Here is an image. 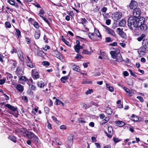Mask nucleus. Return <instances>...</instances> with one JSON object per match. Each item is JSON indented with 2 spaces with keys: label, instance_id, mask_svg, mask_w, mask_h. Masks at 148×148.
<instances>
[{
  "label": "nucleus",
  "instance_id": "nucleus-1",
  "mask_svg": "<svg viewBox=\"0 0 148 148\" xmlns=\"http://www.w3.org/2000/svg\"><path fill=\"white\" fill-rule=\"evenodd\" d=\"M144 21V18H138L134 17L132 16L130 17L128 20V25L130 29L133 32H136L140 23H141L142 22Z\"/></svg>",
  "mask_w": 148,
  "mask_h": 148
},
{
  "label": "nucleus",
  "instance_id": "nucleus-2",
  "mask_svg": "<svg viewBox=\"0 0 148 148\" xmlns=\"http://www.w3.org/2000/svg\"><path fill=\"white\" fill-rule=\"evenodd\" d=\"M148 51V40L144 39L143 40L142 47L140 48L138 51L139 54L144 55Z\"/></svg>",
  "mask_w": 148,
  "mask_h": 148
},
{
  "label": "nucleus",
  "instance_id": "nucleus-3",
  "mask_svg": "<svg viewBox=\"0 0 148 148\" xmlns=\"http://www.w3.org/2000/svg\"><path fill=\"white\" fill-rule=\"evenodd\" d=\"M5 106L12 111L8 112L9 113L12 114L16 118L18 117V112L17 110V107L13 106L9 104H6Z\"/></svg>",
  "mask_w": 148,
  "mask_h": 148
},
{
  "label": "nucleus",
  "instance_id": "nucleus-4",
  "mask_svg": "<svg viewBox=\"0 0 148 148\" xmlns=\"http://www.w3.org/2000/svg\"><path fill=\"white\" fill-rule=\"evenodd\" d=\"M28 138L30 139L33 142L38 143L39 139L37 136L34 134L32 132H31Z\"/></svg>",
  "mask_w": 148,
  "mask_h": 148
},
{
  "label": "nucleus",
  "instance_id": "nucleus-5",
  "mask_svg": "<svg viewBox=\"0 0 148 148\" xmlns=\"http://www.w3.org/2000/svg\"><path fill=\"white\" fill-rule=\"evenodd\" d=\"M25 59L26 62L28 66L30 68L35 67V65L32 63V60L28 56H27Z\"/></svg>",
  "mask_w": 148,
  "mask_h": 148
},
{
  "label": "nucleus",
  "instance_id": "nucleus-6",
  "mask_svg": "<svg viewBox=\"0 0 148 148\" xmlns=\"http://www.w3.org/2000/svg\"><path fill=\"white\" fill-rule=\"evenodd\" d=\"M141 14V11L139 8H134L133 12V14L134 17L138 18L140 15Z\"/></svg>",
  "mask_w": 148,
  "mask_h": 148
},
{
  "label": "nucleus",
  "instance_id": "nucleus-7",
  "mask_svg": "<svg viewBox=\"0 0 148 148\" xmlns=\"http://www.w3.org/2000/svg\"><path fill=\"white\" fill-rule=\"evenodd\" d=\"M122 13L121 12H116L112 18L114 20L117 21L122 17Z\"/></svg>",
  "mask_w": 148,
  "mask_h": 148
},
{
  "label": "nucleus",
  "instance_id": "nucleus-8",
  "mask_svg": "<svg viewBox=\"0 0 148 148\" xmlns=\"http://www.w3.org/2000/svg\"><path fill=\"white\" fill-rule=\"evenodd\" d=\"M18 81L23 84H25V82L27 83L28 82L29 80L26 76H21L20 77Z\"/></svg>",
  "mask_w": 148,
  "mask_h": 148
},
{
  "label": "nucleus",
  "instance_id": "nucleus-9",
  "mask_svg": "<svg viewBox=\"0 0 148 148\" xmlns=\"http://www.w3.org/2000/svg\"><path fill=\"white\" fill-rule=\"evenodd\" d=\"M117 33L122 37L125 38L126 37V35L123 31V29L120 28H117Z\"/></svg>",
  "mask_w": 148,
  "mask_h": 148
},
{
  "label": "nucleus",
  "instance_id": "nucleus-10",
  "mask_svg": "<svg viewBox=\"0 0 148 148\" xmlns=\"http://www.w3.org/2000/svg\"><path fill=\"white\" fill-rule=\"evenodd\" d=\"M145 22V18H144V21L143 22H142L141 23L139 24V25L138 27L140 28L141 30L144 31L146 30L147 29V25L144 23Z\"/></svg>",
  "mask_w": 148,
  "mask_h": 148
},
{
  "label": "nucleus",
  "instance_id": "nucleus-11",
  "mask_svg": "<svg viewBox=\"0 0 148 148\" xmlns=\"http://www.w3.org/2000/svg\"><path fill=\"white\" fill-rule=\"evenodd\" d=\"M105 31L108 34L113 36H115V33L113 30L107 27H105Z\"/></svg>",
  "mask_w": 148,
  "mask_h": 148
},
{
  "label": "nucleus",
  "instance_id": "nucleus-12",
  "mask_svg": "<svg viewBox=\"0 0 148 148\" xmlns=\"http://www.w3.org/2000/svg\"><path fill=\"white\" fill-rule=\"evenodd\" d=\"M123 89L126 93H128L130 97L132 96V92L134 94L135 93V91L133 89H131V90H130L129 88L125 86L123 87Z\"/></svg>",
  "mask_w": 148,
  "mask_h": 148
},
{
  "label": "nucleus",
  "instance_id": "nucleus-13",
  "mask_svg": "<svg viewBox=\"0 0 148 148\" xmlns=\"http://www.w3.org/2000/svg\"><path fill=\"white\" fill-rule=\"evenodd\" d=\"M137 5V2L134 0H132L130 5V7L131 9H133L136 7Z\"/></svg>",
  "mask_w": 148,
  "mask_h": 148
},
{
  "label": "nucleus",
  "instance_id": "nucleus-14",
  "mask_svg": "<svg viewBox=\"0 0 148 148\" xmlns=\"http://www.w3.org/2000/svg\"><path fill=\"white\" fill-rule=\"evenodd\" d=\"M15 72L17 76L23 75L24 74L23 72L19 67H17Z\"/></svg>",
  "mask_w": 148,
  "mask_h": 148
},
{
  "label": "nucleus",
  "instance_id": "nucleus-15",
  "mask_svg": "<svg viewBox=\"0 0 148 148\" xmlns=\"http://www.w3.org/2000/svg\"><path fill=\"white\" fill-rule=\"evenodd\" d=\"M17 90L21 92H23L24 90L23 87L21 84H18L16 87Z\"/></svg>",
  "mask_w": 148,
  "mask_h": 148
},
{
  "label": "nucleus",
  "instance_id": "nucleus-16",
  "mask_svg": "<svg viewBox=\"0 0 148 148\" xmlns=\"http://www.w3.org/2000/svg\"><path fill=\"white\" fill-rule=\"evenodd\" d=\"M5 74L7 75V79L11 81L13 78V76L12 74L8 72H6Z\"/></svg>",
  "mask_w": 148,
  "mask_h": 148
},
{
  "label": "nucleus",
  "instance_id": "nucleus-17",
  "mask_svg": "<svg viewBox=\"0 0 148 148\" xmlns=\"http://www.w3.org/2000/svg\"><path fill=\"white\" fill-rule=\"evenodd\" d=\"M115 123L119 127H122L125 125L124 122L120 121H115Z\"/></svg>",
  "mask_w": 148,
  "mask_h": 148
},
{
  "label": "nucleus",
  "instance_id": "nucleus-18",
  "mask_svg": "<svg viewBox=\"0 0 148 148\" xmlns=\"http://www.w3.org/2000/svg\"><path fill=\"white\" fill-rule=\"evenodd\" d=\"M79 22L83 25L84 27L85 26V25L84 24H86L88 23V21L85 18H82L80 20H79Z\"/></svg>",
  "mask_w": 148,
  "mask_h": 148
},
{
  "label": "nucleus",
  "instance_id": "nucleus-19",
  "mask_svg": "<svg viewBox=\"0 0 148 148\" xmlns=\"http://www.w3.org/2000/svg\"><path fill=\"white\" fill-rule=\"evenodd\" d=\"M126 24V21L125 19H123L119 23V25L120 26H124Z\"/></svg>",
  "mask_w": 148,
  "mask_h": 148
},
{
  "label": "nucleus",
  "instance_id": "nucleus-20",
  "mask_svg": "<svg viewBox=\"0 0 148 148\" xmlns=\"http://www.w3.org/2000/svg\"><path fill=\"white\" fill-rule=\"evenodd\" d=\"M30 132L31 131H28L27 130H25L23 132V134L24 137L28 138L29 137Z\"/></svg>",
  "mask_w": 148,
  "mask_h": 148
},
{
  "label": "nucleus",
  "instance_id": "nucleus-21",
  "mask_svg": "<svg viewBox=\"0 0 148 148\" xmlns=\"http://www.w3.org/2000/svg\"><path fill=\"white\" fill-rule=\"evenodd\" d=\"M106 87L107 89L111 92H112L114 91V88L112 86H110L108 84H106Z\"/></svg>",
  "mask_w": 148,
  "mask_h": 148
},
{
  "label": "nucleus",
  "instance_id": "nucleus-22",
  "mask_svg": "<svg viewBox=\"0 0 148 148\" xmlns=\"http://www.w3.org/2000/svg\"><path fill=\"white\" fill-rule=\"evenodd\" d=\"M131 118V120L134 121H137L139 120L138 117L134 114L132 115Z\"/></svg>",
  "mask_w": 148,
  "mask_h": 148
},
{
  "label": "nucleus",
  "instance_id": "nucleus-23",
  "mask_svg": "<svg viewBox=\"0 0 148 148\" xmlns=\"http://www.w3.org/2000/svg\"><path fill=\"white\" fill-rule=\"evenodd\" d=\"M106 112L108 114L111 115L112 114V110L110 107L107 108Z\"/></svg>",
  "mask_w": 148,
  "mask_h": 148
},
{
  "label": "nucleus",
  "instance_id": "nucleus-24",
  "mask_svg": "<svg viewBox=\"0 0 148 148\" xmlns=\"http://www.w3.org/2000/svg\"><path fill=\"white\" fill-rule=\"evenodd\" d=\"M39 77V75L38 73L36 72L33 74V78L34 79H37Z\"/></svg>",
  "mask_w": 148,
  "mask_h": 148
},
{
  "label": "nucleus",
  "instance_id": "nucleus-25",
  "mask_svg": "<svg viewBox=\"0 0 148 148\" xmlns=\"http://www.w3.org/2000/svg\"><path fill=\"white\" fill-rule=\"evenodd\" d=\"M8 138L14 143H16V137L13 135H12L9 136Z\"/></svg>",
  "mask_w": 148,
  "mask_h": 148
},
{
  "label": "nucleus",
  "instance_id": "nucleus-26",
  "mask_svg": "<svg viewBox=\"0 0 148 148\" xmlns=\"http://www.w3.org/2000/svg\"><path fill=\"white\" fill-rule=\"evenodd\" d=\"M113 131H108V132H105V133L106 134L107 136L109 138H111L112 137L113 134Z\"/></svg>",
  "mask_w": 148,
  "mask_h": 148
},
{
  "label": "nucleus",
  "instance_id": "nucleus-27",
  "mask_svg": "<svg viewBox=\"0 0 148 148\" xmlns=\"http://www.w3.org/2000/svg\"><path fill=\"white\" fill-rule=\"evenodd\" d=\"M40 36V31L39 30H37L35 32V33L34 35L35 38L36 39H38Z\"/></svg>",
  "mask_w": 148,
  "mask_h": 148
},
{
  "label": "nucleus",
  "instance_id": "nucleus-28",
  "mask_svg": "<svg viewBox=\"0 0 148 148\" xmlns=\"http://www.w3.org/2000/svg\"><path fill=\"white\" fill-rule=\"evenodd\" d=\"M18 55V57L22 61H23L24 60V59L22 52L21 51L19 53Z\"/></svg>",
  "mask_w": 148,
  "mask_h": 148
},
{
  "label": "nucleus",
  "instance_id": "nucleus-29",
  "mask_svg": "<svg viewBox=\"0 0 148 148\" xmlns=\"http://www.w3.org/2000/svg\"><path fill=\"white\" fill-rule=\"evenodd\" d=\"M112 49L113 50L112 51H113L116 54L118 55L120 53V51L118 48H113Z\"/></svg>",
  "mask_w": 148,
  "mask_h": 148
},
{
  "label": "nucleus",
  "instance_id": "nucleus-30",
  "mask_svg": "<svg viewBox=\"0 0 148 148\" xmlns=\"http://www.w3.org/2000/svg\"><path fill=\"white\" fill-rule=\"evenodd\" d=\"M60 104H61L63 106H64V104L59 99H56L55 102V104L56 105H60Z\"/></svg>",
  "mask_w": 148,
  "mask_h": 148
},
{
  "label": "nucleus",
  "instance_id": "nucleus-31",
  "mask_svg": "<svg viewBox=\"0 0 148 148\" xmlns=\"http://www.w3.org/2000/svg\"><path fill=\"white\" fill-rule=\"evenodd\" d=\"M55 56L58 59H60L61 58V55L60 53L58 51H56L55 52Z\"/></svg>",
  "mask_w": 148,
  "mask_h": 148
},
{
  "label": "nucleus",
  "instance_id": "nucleus-32",
  "mask_svg": "<svg viewBox=\"0 0 148 148\" xmlns=\"http://www.w3.org/2000/svg\"><path fill=\"white\" fill-rule=\"evenodd\" d=\"M68 77L67 76H64L62 77L60 79L61 81L64 83H66V81L68 79Z\"/></svg>",
  "mask_w": 148,
  "mask_h": 148
},
{
  "label": "nucleus",
  "instance_id": "nucleus-33",
  "mask_svg": "<svg viewBox=\"0 0 148 148\" xmlns=\"http://www.w3.org/2000/svg\"><path fill=\"white\" fill-rule=\"evenodd\" d=\"M37 84L38 86L40 88L43 87L45 86L44 83L42 81L38 82Z\"/></svg>",
  "mask_w": 148,
  "mask_h": 148
},
{
  "label": "nucleus",
  "instance_id": "nucleus-34",
  "mask_svg": "<svg viewBox=\"0 0 148 148\" xmlns=\"http://www.w3.org/2000/svg\"><path fill=\"white\" fill-rule=\"evenodd\" d=\"M42 18L49 25H50V24L49 22V21H51L50 19L49 18L48 19L46 18L43 17H42Z\"/></svg>",
  "mask_w": 148,
  "mask_h": 148
},
{
  "label": "nucleus",
  "instance_id": "nucleus-35",
  "mask_svg": "<svg viewBox=\"0 0 148 148\" xmlns=\"http://www.w3.org/2000/svg\"><path fill=\"white\" fill-rule=\"evenodd\" d=\"M110 53L113 59H115L116 58V56H117L118 55L117 54H116L115 53H114L113 51H111Z\"/></svg>",
  "mask_w": 148,
  "mask_h": 148
},
{
  "label": "nucleus",
  "instance_id": "nucleus-36",
  "mask_svg": "<svg viewBox=\"0 0 148 148\" xmlns=\"http://www.w3.org/2000/svg\"><path fill=\"white\" fill-rule=\"evenodd\" d=\"M45 13V12L44 10L43 9H41L40 10V12L38 13V14L40 16L41 18H42V17H43L42 15L44 14Z\"/></svg>",
  "mask_w": 148,
  "mask_h": 148
},
{
  "label": "nucleus",
  "instance_id": "nucleus-37",
  "mask_svg": "<svg viewBox=\"0 0 148 148\" xmlns=\"http://www.w3.org/2000/svg\"><path fill=\"white\" fill-rule=\"evenodd\" d=\"M44 54V52L42 51L39 50L37 51V55L39 56H43Z\"/></svg>",
  "mask_w": 148,
  "mask_h": 148
},
{
  "label": "nucleus",
  "instance_id": "nucleus-38",
  "mask_svg": "<svg viewBox=\"0 0 148 148\" xmlns=\"http://www.w3.org/2000/svg\"><path fill=\"white\" fill-rule=\"evenodd\" d=\"M88 36L91 40H93V38L92 37V36H95V34L93 33H88Z\"/></svg>",
  "mask_w": 148,
  "mask_h": 148
},
{
  "label": "nucleus",
  "instance_id": "nucleus-39",
  "mask_svg": "<svg viewBox=\"0 0 148 148\" xmlns=\"http://www.w3.org/2000/svg\"><path fill=\"white\" fill-rule=\"evenodd\" d=\"M95 34H96V35L98 37L100 38L101 37V35L99 33V32L98 30L95 29Z\"/></svg>",
  "mask_w": 148,
  "mask_h": 148
},
{
  "label": "nucleus",
  "instance_id": "nucleus-40",
  "mask_svg": "<svg viewBox=\"0 0 148 148\" xmlns=\"http://www.w3.org/2000/svg\"><path fill=\"white\" fill-rule=\"evenodd\" d=\"M145 35L144 34H142L141 36L137 38V39L139 41H141L145 37Z\"/></svg>",
  "mask_w": 148,
  "mask_h": 148
},
{
  "label": "nucleus",
  "instance_id": "nucleus-41",
  "mask_svg": "<svg viewBox=\"0 0 148 148\" xmlns=\"http://www.w3.org/2000/svg\"><path fill=\"white\" fill-rule=\"evenodd\" d=\"M78 121L81 123H86V121L83 119L82 118H78L77 120Z\"/></svg>",
  "mask_w": 148,
  "mask_h": 148
},
{
  "label": "nucleus",
  "instance_id": "nucleus-42",
  "mask_svg": "<svg viewBox=\"0 0 148 148\" xmlns=\"http://www.w3.org/2000/svg\"><path fill=\"white\" fill-rule=\"evenodd\" d=\"M75 50L76 52L78 53L79 51V46L75 45L74 47Z\"/></svg>",
  "mask_w": 148,
  "mask_h": 148
},
{
  "label": "nucleus",
  "instance_id": "nucleus-43",
  "mask_svg": "<svg viewBox=\"0 0 148 148\" xmlns=\"http://www.w3.org/2000/svg\"><path fill=\"white\" fill-rule=\"evenodd\" d=\"M72 69H73L76 71L79 72V69L78 70V67L77 66H75V65H73L72 67H71Z\"/></svg>",
  "mask_w": 148,
  "mask_h": 148
},
{
  "label": "nucleus",
  "instance_id": "nucleus-44",
  "mask_svg": "<svg viewBox=\"0 0 148 148\" xmlns=\"http://www.w3.org/2000/svg\"><path fill=\"white\" fill-rule=\"evenodd\" d=\"M93 92V90L92 89H89L88 90L86 91L85 92V94L86 95L91 94Z\"/></svg>",
  "mask_w": 148,
  "mask_h": 148
},
{
  "label": "nucleus",
  "instance_id": "nucleus-45",
  "mask_svg": "<svg viewBox=\"0 0 148 148\" xmlns=\"http://www.w3.org/2000/svg\"><path fill=\"white\" fill-rule=\"evenodd\" d=\"M62 41L64 42V43L66 44L68 46H70L71 45L69 42L66 41V40L65 38L62 39Z\"/></svg>",
  "mask_w": 148,
  "mask_h": 148
},
{
  "label": "nucleus",
  "instance_id": "nucleus-46",
  "mask_svg": "<svg viewBox=\"0 0 148 148\" xmlns=\"http://www.w3.org/2000/svg\"><path fill=\"white\" fill-rule=\"evenodd\" d=\"M119 58H118V56H116V58H115L116 59V61H118V62H121L122 61V58L121 55L118 56Z\"/></svg>",
  "mask_w": 148,
  "mask_h": 148
},
{
  "label": "nucleus",
  "instance_id": "nucleus-47",
  "mask_svg": "<svg viewBox=\"0 0 148 148\" xmlns=\"http://www.w3.org/2000/svg\"><path fill=\"white\" fill-rule=\"evenodd\" d=\"M17 33V35L19 38L21 36V33L20 31L17 29H15Z\"/></svg>",
  "mask_w": 148,
  "mask_h": 148
},
{
  "label": "nucleus",
  "instance_id": "nucleus-48",
  "mask_svg": "<svg viewBox=\"0 0 148 148\" xmlns=\"http://www.w3.org/2000/svg\"><path fill=\"white\" fill-rule=\"evenodd\" d=\"M82 53L86 54H90L91 53V52L89 51L86 50H84L82 52Z\"/></svg>",
  "mask_w": 148,
  "mask_h": 148
},
{
  "label": "nucleus",
  "instance_id": "nucleus-49",
  "mask_svg": "<svg viewBox=\"0 0 148 148\" xmlns=\"http://www.w3.org/2000/svg\"><path fill=\"white\" fill-rule=\"evenodd\" d=\"M5 24L7 28H10L11 27V25L9 22L7 21L5 23Z\"/></svg>",
  "mask_w": 148,
  "mask_h": 148
},
{
  "label": "nucleus",
  "instance_id": "nucleus-50",
  "mask_svg": "<svg viewBox=\"0 0 148 148\" xmlns=\"http://www.w3.org/2000/svg\"><path fill=\"white\" fill-rule=\"evenodd\" d=\"M5 81L6 79L5 78L0 79V84L2 85L3 84L5 83Z\"/></svg>",
  "mask_w": 148,
  "mask_h": 148
},
{
  "label": "nucleus",
  "instance_id": "nucleus-51",
  "mask_svg": "<svg viewBox=\"0 0 148 148\" xmlns=\"http://www.w3.org/2000/svg\"><path fill=\"white\" fill-rule=\"evenodd\" d=\"M109 118L108 117H106L104 120L102 121V124H105L107 123L109 120Z\"/></svg>",
  "mask_w": 148,
  "mask_h": 148
},
{
  "label": "nucleus",
  "instance_id": "nucleus-52",
  "mask_svg": "<svg viewBox=\"0 0 148 148\" xmlns=\"http://www.w3.org/2000/svg\"><path fill=\"white\" fill-rule=\"evenodd\" d=\"M113 140L114 142L115 143H118L121 140H120L118 138L116 137H114L113 138Z\"/></svg>",
  "mask_w": 148,
  "mask_h": 148
},
{
  "label": "nucleus",
  "instance_id": "nucleus-53",
  "mask_svg": "<svg viewBox=\"0 0 148 148\" xmlns=\"http://www.w3.org/2000/svg\"><path fill=\"white\" fill-rule=\"evenodd\" d=\"M22 99L26 103L28 101L27 98L26 96H23L22 97Z\"/></svg>",
  "mask_w": 148,
  "mask_h": 148
},
{
  "label": "nucleus",
  "instance_id": "nucleus-54",
  "mask_svg": "<svg viewBox=\"0 0 148 148\" xmlns=\"http://www.w3.org/2000/svg\"><path fill=\"white\" fill-rule=\"evenodd\" d=\"M42 64L44 66H48L49 65V63L47 61H45L42 63Z\"/></svg>",
  "mask_w": 148,
  "mask_h": 148
},
{
  "label": "nucleus",
  "instance_id": "nucleus-55",
  "mask_svg": "<svg viewBox=\"0 0 148 148\" xmlns=\"http://www.w3.org/2000/svg\"><path fill=\"white\" fill-rule=\"evenodd\" d=\"M111 41V39L110 37H107L106 38L105 41L106 42H108Z\"/></svg>",
  "mask_w": 148,
  "mask_h": 148
},
{
  "label": "nucleus",
  "instance_id": "nucleus-56",
  "mask_svg": "<svg viewBox=\"0 0 148 148\" xmlns=\"http://www.w3.org/2000/svg\"><path fill=\"white\" fill-rule=\"evenodd\" d=\"M52 119L54 121H55L56 123H59V121L54 116H52L51 117Z\"/></svg>",
  "mask_w": 148,
  "mask_h": 148
},
{
  "label": "nucleus",
  "instance_id": "nucleus-57",
  "mask_svg": "<svg viewBox=\"0 0 148 148\" xmlns=\"http://www.w3.org/2000/svg\"><path fill=\"white\" fill-rule=\"evenodd\" d=\"M34 25L36 28H38L39 27L38 24L36 22L34 23Z\"/></svg>",
  "mask_w": 148,
  "mask_h": 148
},
{
  "label": "nucleus",
  "instance_id": "nucleus-58",
  "mask_svg": "<svg viewBox=\"0 0 148 148\" xmlns=\"http://www.w3.org/2000/svg\"><path fill=\"white\" fill-rule=\"evenodd\" d=\"M109 45L112 46H117V43L116 42H115L112 43L110 44Z\"/></svg>",
  "mask_w": 148,
  "mask_h": 148
},
{
  "label": "nucleus",
  "instance_id": "nucleus-59",
  "mask_svg": "<svg viewBox=\"0 0 148 148\" xmlns=\"http://www.w3.org/2000/svg\"><path fill=\"white\" fill-rule=\"evenodd\" d=\"M8 2L11 5H15L14 1L12 0H9L8 1Z\"/></svg>",
  "mask_w": 148,
  "mask_h": 148
},
{
  "label": "nucleus",
  "instance_id": "nucleus-60",
  "mask_svg": "<svg viewBox=\"0 0 148 148\" xmlns=\"http://www.w3.org/2000/svg\"><path fill=\"white\" fill-rule=\"evenodd\" d=\"M137 98L139 99L141 102H143L144 100L142 97L140 96H138L137 97Z\"/></svg>",
  "mask_w": 148,
  "mask_h": 148
},
{
  "label": "nucleus",
  "instance_id": "nucleus-61",
  "mask_svg": "<svg viewBox=\"0 0 148 148\" xmlns=\"http://www.w3.org/2000/svg\"><path fill=\"white\" fill-rule=\"evenodd\" d=\"M129 72L131 75L135 77H136V74L134 73H133L132 70H130Z\"/></svg>",
  "mask_w": 148,
  "mask_h": 148
},
{
  "label": "nucleus",
  "instance_id": "nucleus-62",
  "mask_svg": "<svg viewBox=\"0 0 148 148\" xmlns=\"http://www.w3.org/2000/svg\"><path fill=\"white\" fill-rule=\"evenodd\" d=\"M60 128L61 129H66V127L65 125H61L60 127Z\"/></svg>",
  "mask_w": 148,
  "mask_h": 148
},
{
  "label": "nucleus",
  "instance_id": "nucleus-63",
  "mask_svg": "<svg viewBox=\"0 0 148 148\" xmlns=\"http://www.w3.org/2000/svg\"><path fill=\"white\" fill-rule=\"evenodd\" d=\"M106 23L107 25H109L111 23V20L109 19L107 20Z\"/></svg>",
  "mask_w": 148,
  "mask_h": 148
},
{
  "label": "nucleus",
  "instance_id": "nucleus-64",
  "mask_svg": "<svg viewBox=\"0 0 148 148\" xmlns=\"http://www.w3.org/2000/svg\"><path fill=\"white\" fill-rule=\"evenodd\" d=\"M95 145L97 148H100L101 146L99 144L97 143H95Z\"/></svg>",
  "mask_w": 148,
  "mask_h": 148
}]
</instances>
